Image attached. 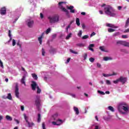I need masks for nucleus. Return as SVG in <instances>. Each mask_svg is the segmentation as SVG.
<instances>
[{"mask_svg":"<svg viewBox=\"0 0 129 129\" xmlns=\"http://www.w3.org/2000/svg\"><path fill=\"white\" fill-rule=\"evenodd\" d=\"M9 37H10V40L9 42H11L12 41V34L11 33V30L9 31Z\"/></svg>","mask_w":129,"mask_h":129,"instance_id":"obj_27","label":"nucleus"},{"mask_svg":"<svg viewBox=\"0 0 129 129\" xmlns=\"http://www.w3.org/2000/svg\"><path fill=\"white\" fill-rule=\"evenodd\" d=\"M25 79L26 77L25 76H23L21 80V82L22 84H24L26 86V82H25Z\"/></svg>","mask_w":129,"mask_h":129,"instance_id":"obj_22","label":"nucleus"},{"mask_svg":"<svg viewBox=\"0 0 129 129\" xmlns=\"http://www.w3.org/2000/svg\"><path fill=\"white\" fill-rule=\"evenodd\" d=\"M83 57L84 58V60H86V59L87 58V53L84 54Z\"/></svg>","mask_w":129,"mask_h":129,"instance_id":"obj_41","label":"nucleus"},{"mask_svg":"<svg viewBox=\"0 0 129 129\" xmlns=\"http://www.w3.org/2000/svg\"><path fill=\"white\" fill-rule=\"evenodd\" d=\"M42 56H45V50H44V48H42Z\"/></svg>","mask_w":129,"mask_h":129,"instance_id":"obj_42","label":"nucleus"},{"mask_svg":"<svg viewBox=\"0 0 129 129\" xmlns=\"http://www.w3.org/2000/svg\"><path fill=\"white\" fill-rule=\"evenodd\" d=\"M48 19L49 20L50 23H57V22L59 21V16L58 15H55L52 17H49Z\"/></svg>","mask_w":129,"mask_h":129,"instance_id":"obj_4","label":"nucleus"},{"mask_svg":"<svg viewBox=\"0 0 129 129\" xmlns=\"http://www.w3.org/2000/svg\"><path fill=\"white\" fill-rule=\"evenodd\" d=\"M89 50H90L91 51H92V52H93V51H94V50L93 49V48H89Z\"/></svg>","mask_w":129,"mask_h":129,"instance_id":"obj_63","label":"nucleus"},{"mask_svg":"<svg viewBox=\"0 0 129 129\" xmlns=\"http://www.w3.org/2000/svg\"><path fill=\"white\" fill-rule=\"evenodd\" d=\"M116 44L117 45H123L125 47H129V42L122 40H117Z\"/></svg>","mask_w":129,"mask_h":129,"instance_id":"obj_6","label":"nucleus"},{"mask_svg":"<svg viewBox=\"0 0 129 129\" xmlns=\"http://www.w3.org/2000/svg\"><path fill=\"white\" fill-rule=\"evenodd\" d=\"M81 14L82 15V16H85V15H86V13L85 12H82L81 13Z\"/></svg>","mask_w":129,"mask_h":129,"instance_id":"obj_56","label":"nucleus"},{"mask_svg":"<svg viewBox=\"0 0 129 129\" xmlns=\"http://www.w3.org/2000/svg\"><path fill=\"white\" fill-rule=\"evenodd\" d=\"M89 60H90V62H94V58H92V57H91L90 59H89Z\"/></svg>","mask_w":129,"mask_h":129,"instance_id":"obj_43","label":"nucleus"},{"mask_svg":"<svg viewBox=\"0 0 129 129\" xmlns=\"http://www.w3.org/2000/svg\"><path fill=\"white\" fill-rule=\"evenodd\" d=\"M99 13H100V15H103V12H102V11H100Z\"/></svg>","mask_w":129,"mask_h":129,"instance_id":"obj_60","label":"nucleus"},{"mask_svg":"<svg viewBox=\"0 0 129 129\" xmlns=\"http://www.w3.org/2000/svg\"><path fill=\"white\" fill-rule=\"evenodd\" d=\"M51 32V28H48L46 30V32H45V34H48V33Z\"/></svg>","mask_w":129,"mask_h":129,"instance_id":"obj_38","label":"nucleus"},{"mask_svg":"<svg viewBox=\"0 0 129 129\" xmlns=\"http://www.w3.org/2000/svg\"><path fill=\"white\" fill-rule=\"evenodd\" d=\"M66 6V3L65 2H59L58 3V8L60 9L62 11V12H64L66 13L67 15H69V12H68V10L66 9L64 7Z\"/></svg>","mask_w":129,"mask_h":129,"instance_id":"obj_3","label":"nucleus"},{"mask_svg":"<svg viewBox=\"0 0 129 129\" xmlns=\"http://www.w3.org/2000/svg\"><path fill=\"white\" fill-rule=\"evenodd\" d=\"M94 129H99V126L97 125H94Z\"/></svg>","mask_w":129,"mask_h":129,"instance_id":"obj_46","label":"nucleus"},{"mask_svg":"<svg viewBox=\"0 0 129 129\" xmlns=\"http://www.w3.org/2000/svg\"><path fill=\"white\" fill-rule=\"evenodd\" d=\"M95 119L98 121V117L97 116H95Z\"/></svg>","mask_w":129,"mask_h":129,"instance_id":"obj_64","label":"nucleus"},{"mask_svg":"<svg viewBox=\"0 0 129 129\" xmlns=\"http://www.w3.org/2000/svg\"><path fill=\"white\" fill-rule=\"evenodd\" d=\"M42 125L43 129H46V128L45 127V123H43Z\"/></svg>","mask_w":129,"mask_h":129,"instance_id":"obj_52","label":"nucleus"},{"mask_svg":"<svg viewBox=\"0 0 129 129\" xmlns=\"http://www.w3.org/2000/svg\"><path fill=\"white\" fill-rule=\"evenodd\" d=\"M119 80L120 82L122 83V84H124V83H125L126 81H127V78H124V77H120L119 78Z\"/></svg>","mask_w":129,"mask_h":129,"instance_id":"obj_12","label":"nucleus"},{"mask_svg":"<svg viewBox=\"0 0 129 129\" xmlns=\"http://www.w3.org/2000/svg\"><path fill=\"white\" fill-rule=\"evenodd\" d=\"M19 88L18 87V86H16L15 87V95L17 98H19Z\"/></svg>","mask_w":129,"mask_h":129,"instance_id":"obj_15","label":"nucleus"},{"mask_svg":"<svg viewBox=\"0 0 129 129\" xmlns=\"http://www.w3.org/2000/svg\"><path fill=\"white\" fill-rule=\"evenodd\" d=\"M82 28H83V29H85V25L83 24L82 25Z\"/></svg>","mask_w":129,"mask_h":129,"instance_id":"obj_61","label":"nucleus"},{"mask_svg":"<svg viewBox=\"0 0 129 129\" xmlns=\"http://www.w3.org/2000/svg\"><path fill=\"white\" fill-rule=\"evenodd\" d=\"M71 36H72V33H69L66 37L67 40H69L70 38H71Z\"/></svg>","mask_w":129,"mask_h":129,"instance_id":"obj_28","label":"nucleus"},{"mask_svg":"<svg viewBox=\"0 0 129 129\" xmlns=\"http://www.w3.org/2000/svg\"><path fill=\"white\" fill-rule=\"evenodd\" d=\"M21 109L22 111H24V110L25 109V107H24V106H21Z\"/></svg>","mask_w":129,"mask_h":129,"instance_id":"obj_49","label":"nucleus"},{"mask_svg":"<svg viewBox=\"0 0 129 129\" xmlns=\"http://www.w3.org/2000/svg\"><path fill=\"white\" fill-rule=\"evenodd\" d=\"M70 52H71V53H73V54H78V53L77 52V51H76L73 50H72V49H71V50H70Z\"/></svg>","mask_w":129,"mask_h":129,"instance_id":"obj_35","label":"nucleus"},{"mask_svg":"<svg viewBox=\"0 0 129 129\" xmlns=\"http://www.w3.org/2000/svg\"><path fill=\"white\" fill-rule=\"evenodd\" d=\"M97 66L98 67V68H100V67H101V64H100V63H97Z\"/></svg>","mask_w":129,"mask_h":129,"instance_id":"obj_51","label":"nucleus"},{"mask_svg":"<svg viewBox=\"0 0 129 129\" xmlns=\"http://www.w3.org/2000/svg\"><path fill=\"white\" fill-rule=\"evenodd\" d=\"M67 9H68V10H70V13H72L73 14H74V13H75V10H74V7L73 6H70V7H68Z\"/></svg>","mask_w":129,"mask_h":129,"instance_id":"obj_17","label":"nucleus"},{"mask_svg":"<svg viewBox=\"0 0 129 129\" xmlns=\"http://www.w3.org/2000/svg\"><path fill=\"white\" fill-rule=\"evenodd\" d=\"M12 45H13V46L16 45V40L15 39H13Z\"/></svg>","mask_w":129,"mask_h":129,"instance_id":"obj_39","label":"nucleus"},{"mask_svg":"<svg viewBox=\"0 0 129 129\" xmlns=\"http://www.w3.org/2000/svg\"><path fill=\"white\" fill-rule=\"evenodd\" d=\"M40 18L41 19H43V18H44V16L42 13H40Z\"/></svg>","mask_w":129,"mask_h":129,"instance_id":"obj_57","label":"nucleus"},{"mask_svg":"<svg viewBox=\"0 0 129 129\" xmlns=\"http://www.w3.org/2000/svg\"><path fill=\"white\" fill-rule=\"evenodd\" d=\"M76 23L77 25V26H80V21L79 20V18H77L76 20Z\"/></svg>","mask_w":129,"mask_h":129,"instance_id":"obj_26","label":"nucleus"},{"mask_svg":"<svg viewBox=\"0 0 129 129\" xmlns=\"http://www.w3.org/2000/svg\"><path fill=\"white\" fill-rule=\"evenodd\" d=\"M123 39H127V35H122Z\"/></svg>","mask_w":129,"mask_h":129,"instance_id":"obj_47","label":"nucleus"},{"mask_svg":"<svg viewBox=\"0 0 129 129\" xmlns=\"http://www.w3.org/2000/svg\"><path fill=\"white\" fill-rule=\"evenodd\" d=\"M114 31H115V30L112 28L108 29V32H109V33H112V32H114Z\"/></svg>","mask_w":129,"mask_h":129,"instance_id":"obj_30","label":"nucleus"},{"mask_svg":"<svg viewBox=\"0 0 129 129\" xmlns=\"http://www.w3.org/2000/svg\"><path fill=\"white\" fill-rule=\"evenodd\" d=\"M56 121H52V124H53V125H61L64 122V120L60 119H57Z\"/></svg>","mask_w":129,"mask_h":129,"instance_id":"obj_7","label":"nucleus"},{"mask_svg":"<svg viewBox=\"0 0 129 129\" xmlns=\"http://www.w3.org/2000/svg\"><path fill=\"white\" fill-rule=\"evenodd\" d=\"M70 58H68L66 63H69V62H70Z\"/></svg>","mask_w":129,"mask_h":129,"instance_id":"obj_55","label":"nucleus"},{"mask_svg":"<svg viewBox=\"0 0 129 129\" xmlns=\"http://www.w3.org/2000/svg\"><path fill=\"white\" fill-rule=\"evenodd\" d=\"M31 87H32V90H35V89H36V88H37V93H41V89H40V88H39V87L37 86V83H36V82H32V84H31Z\"/></svg>","mask_w":129,"mask_h":129,"instance_id":"obj_5","label":"nucleus"},{"mask_svg":"<svg viewBox=\"0 0 129 129\" xmlns=\"http://www.w3.org/2000/svg\"><path fill=\"white\" fill-rule=\"evenodd\" d=\"M121 6H119V7H118V10H121Z\"/></svg>","mask_w":129,"mask_h":129,"instance_id":"obj_59","label":"nucleus"},{"mask_svg":"<svg viewBox=\"0 0 129 129\" xmlns=\"http://www.w3.org/2000/svg\"><path fill=\"white\" fill-rule=\"evenodd\" d=\"M35 105H36L37 107H40V105L41 104H40V97L37 96L36 99L35 100Z\"/></svg>","mask_w":129,"mask_h":129,"instance_id":"obj_11","label":"nucleus"},{"mask_svg":"<svg viewBox=\"0 0 129 129\" xmlns=\"http://www.w3.org/2000/svg\"><path fill=\"white\" fill-rule=\"evenodd\" d=\"M32 76L33 78L35 80H37L38 79V76H37V75L35 74H32Z\"/></svg>","mask_w":129,"mask_h":129,"instance_id":"obj_24","label":"nucleus"},{"mask_svg":"<svg viewBox=\"0 0 129 129\" xmlns=\"http://www.w3.org/2000/svg\"><path fill=\"white\" fill-rule=\"evenodd\" d=\"M88 38V35H85L82 37V39L85 40V39H87Z\"/></svg>","mask_w":129,"mask_h":129,"instance_id":"obj_45","label":"nucleus"},{"mask_svg":"<svg viewBox=\"0 0 129 129\" xmlns=\"http://www.w3.org/2000/svg\"><path fill=\"white\" fill-rule=\"evenodd\" d=\"M3 116L0 115V122H1V121L2 120V119H3Z\"/></svg>","mask_w":129,"mask_h":129,"instance_id":"obj_58","label":"nucleus"},{"mask_svg":"<svg viewBox=\"0 0 129 129\" xmlns=\"http://www.w3.org/2000/svg\"><path fill=\"white\" fill-rule=\"evenodd\" d=\"M74 110L77 115H78V114H79V109H78V108L76 107H74Z\"/></svg>","mask_w":129,"mask_h":129,"instance_id":"obj_21","label":"nucleus"},{"mask_svg":"<svg viewBox=\"0 0 129 129\" xmlns=\"http://www.w3.org/2000/svg\"><path fill=\"white\" fill-rule=\"evenodd\" d=\"M93 47H94V44H91L89 46V48H93Z\"/></svg>","mask_w":129,"mask_h":129,"instance_id":"obj_40","label":"nucleus"},{"mask_svg":"<svg viewBox=\"0 0 129 129\" xmlns=\"http://www.w3.org/2000/svg\"><path fill=\"white\" fill-rule=\"evenodd\" d=\"M107 27H109L110 28H112V29H117V26L112 24H109V23H107L106 24Z\"/></svg>","mask_w":129,"mask_h":129,"instance_id":"obj_14","label":"nucleus"},{"mask_svg":"<svg viewBox=\"0 0 129 129\" xmlns=\"http://www.w3.org/2000/svg\"><path fill=\"white\" fill-rule=\"evenodd\" d=\"M117 74L115 73H113L112 74H103V76H104V77H109V76H113L114 75H116Z\"/></svg>","mask_w":129,"mask_h":129,"instance_id":"obj_16","label":"nucleus"},{"mask_svg":"<svg viewBox=\"0 0 129 129\" xmlns=\"http://www.w3.org/2000/svg\"><path fill=\"white\" fill-rule=\"evenodd\" d=\"M0 14L2 16H5L7 14V8L2 7L0 10Z\"/></svg>","mask_w":129,"mask_h":129,"instance_id":"obj_9","label":"nucleus"},{"mask_svg":"<svg viewBox=\"0 0 129 129\" xmlns=\"http://www.w3.org/2000/svg\"><path fill=\"white\" fill-rule=\"evenodd\" d=\"M104 12L106 15L110 17H115L116 15V12L112 7L110 6L107 5L104 7Z\"/></svg>","mask_w":129,"mask_h":129,"instance_id":"obj_2","label":"nucleus"},{"mask_svg":"<svg viewBox=\"0 0 129 129\" xmlns=\"http://www.w3.org/2000/svg\"><path fill=\"white\" fill-rule=\"evenodd\" d=\"M106 84H107V85H110L111 84V83L110 82V81H109L108 80H106Z\"/></svg>","mask_w":129,"mask_h":129,"instance_id":"obj_37","label":"nucleus"},{"mask_svg":"<svg viewBox=\"0 0 129 129\" xmlns=\"http://www.w3.org/2000/svg\"><path fill=\"white\" fill-rule=\"evenodd\" d=\"M98 93H99L101 95H104L105 94V92L99 90L98 91Z\"/></svg>","mask_w":129,"mask_h":129,"instance_id":"obj_31","label":"nucleus"},{"mask_svg":"<svg viewBox=\"0 0 129 129\" xmlns=\"http://www.w3.org/2000/svg\"><path fill=\"white\" fill-rule=\"evenodd\" d=\"M108 109H109V110H110L112 112H113L114 111V109H113V107H112L111 106H108Z\"/></svg>","mask_w":129,"mask_h":129,"instance_id":"obj_25","label":"nucleus"},{"mask_svg":"<svg viewBox=\"0 0 129 129\" xmlns=\"http://www.w3.org/2000/svg\"><path fill=\"white\" fill-rule=\"evenodd\" d=\"M45 34V33H43L41 35V36L39 37H38V41L41 44H42V42H43V41L42 40V39L43 38V36H44V35Z\"/></svg>","mask_w":129,"mask_h":129,"instance_id":"obj_18","label":"nucleus"},{"mask_svg":"<svg viewBox=\"0 0 129 129\" xmlns=\"http://www.w3.org/2000/svg\"><path fill=\"white\" fill-rule=\"evenodd\" d=\"M104 61H108L109 60H111V58L108 57H105L103 58Z\"/></svg>","mask_w":129,"mask_h":129,"instance_id":"obj_29","label":"nucleus"},{"mask_svg":"<svg viewBox=\"0 0 129 129\" xmlns=\"http://www.w3.org/2000/svg\"><path fill=\"white\" fill-rule=\"evenodd\" d=\"M0 66L2 68V69H4V63H3V61H2V60L0 59Z\"/></svg>","mask_w":129,"mask_h":129,"instance_id":"obj_36","label":"nucleus"},{"mask_svg":"<svg viewBox=\"0 0 129 129\" xmlns=\"http://www.w3.org/2000/svg\"><path fill=\"white\" fill-rule=\"evenodd\" d=\"M3 98L5 99L8 98V99H10V100H12V95L11 93H9L8 94V96H3Z\"/></svg>","mask_w":129,"mask_h":129,"instance_id":"obj_20","label":"nucleus"},{"mask_svg":"<svg viewBox=\"0 0 129 129\" xmlns=\"http://www.w3.org/2000/svg\"><path fill=\"white\" fill-rule=\"evenodd\" d=\"M118 111L121 114H128L129 113V105L125 102H122L118 106Z\"/></svg>","mask_w":129,"mask_h":129,"instance_id":"obj_1","label":"nucleus"},{"mask_svg":"<svg viewBox=\"0 0 129 129\" xmlns=\"http://www.w3.org/2000/svg\"><path fill=\"white\" fill-rule=\"evenodd\" d=\"M38 117L37 121H38V122H40V121H41V114H38Z\"/></svg>","mask_w":129,"mask_h":129,"instance_id":"obj_32","label":"nucleus"},{"mask_svg":"<svg viewBox=\"0 0 129 129\" xmlns=\"http://www.w3.org/2000/svg\"><path fill=\"white\" fill-rule=\"evenodd\" d=\"M70 28V25H68V26L66 28L67 32H68V29Z\"/></svg>","mask_w":129,"mask_h":129,"instance_id":"obj_53","label":"nucleus"},{"mask_svg":"<svg viewBox=\"0 0 129 129\" xmlns=\"http://www.w3.org/2000/svg\"><path fill=\"white\" fill-rule=\"evenodd\" d=\"M113 82L114 84H117L118 83L120 82L119 79H118L115 81H113Z\"/></svg>","mask_w":129,"mask_h":129,"instance_id":"obj_34","label":"nucleus"},{"mask_svg":"<svg viewBox=\"0 0 129 129\" xmlns=\"http://www.w3.org/2000/svg\"><path fill=\"white\" fill-rule=\"evenodd\" d=\"M55 51V49H54L53 48H51L50 52V53H52V52H54Z\"/></svg>","mask_w":129,"mask_h":129,"instance_id":"obj_54","label":"nucleus"},{"mask_svg":"<svg viewBox=\"0 0 129 129\" xmlns=\"http://www.w3.org/2000/svg\"><path fill=\"white\" fill-rule=\"evenodd\" d=\"M99 49L101 50V51H104V47L103 46H100L99 47Z\"/></svg>","mask_w":129,"mask_h":129,"instance_id":"obj_44","label":"nucleus"},{"mask_svg":"<svg viewBox=\"0 0 129 129\" xmlns=\"http://www.w3.org/2000/svg\"><path fill=\"white\" fill-rule=\"evenodd\" d=\"M58 113H55L54 114H53L52 116V119H53V120H57L58 119Z\"/></svg>","mask_w":129,"mask_h":129,"instance_id":"obj_19","label":"nucleus"},{"mask_svg":"<svg viewBox=\"0 0 129 129\" xmlns=\"http://www.w3.org/2000/svg\"><path fill=\"white\" fill-rule=\"evenodd\" d=\"M24 116L25 120L26 121L27 123L28 124L29 127H32V126L34 125V123H33L32 122H29L28 121L29 117H28L26 115V114H24Z\"/></svg>","mask_w":129,"mask_h":129,"instance_id":"obj_8","label":"nucleus"},{"mask_svg":"<svg viewBox=\"0 0 129 129\" xmlns=\"http://www.w3.org/2000/svg\"><path fill=\"white\" fill-rule=\"evenodd\" d=\"M129 27V18L126 21V23L125 24V28H127ZM124 33H129V28L126 29L124 31Z\"/></svg>","mask_w":129,"mask_h":129,"instance_id":"obj_10","label":"nucleus"},{"mask_svg":"<svg viewBox=\"0 0 129 129\" xmlns=\"http://www.w3.org/2000/svg\"><path fill=\"white\" fill-rule=\"evenodd\" d=\"M93 36H95V32H92L90 35V37H93Z\"/></svg>","mask_w":129,"mask_h":129,"instance_id":"obj_48","label":"nucleus"},{"mask_svg":"<svg viewBox=\"0 0 129 129\" xmlns=\"http://www.w3.org/2000/svg\"><path fill=\"white\" fill-rule=\"evenodd\" d=\"M27 25L29 28H31L33 26V25L34 24V21L33 20H28L27 21Z\"/></svg>","mask_w":129,"mask_h":129,"instance_id":"obj_13","label":"nucleus"},{"mask_svg":"<svg viewBox=\"0 0 129 129\" xmlns=\"http://www.w3.org/2000/svg\"><path fill=\"white\" fill-rule=\"evenodd\" d=\"M78 37H81L82 36V30H80L78 33Z\"/></svg>","mask_w":129,"mask_h":129,"instance_id":"obj_33","label":"nucleus"},{"mask_svg":"<svg viewBox=\"0 0 129 129\" xmlns=\"http://www.w3.org/2000/svg\"><path fill=\"white\" fill-rule=\"evenodd\" d=\"M105 93H106V94H109L110 92H109V91H106Z\"/></svg>","mask_w":129,"mask_h":129,"instance_id":"obj_62","label":"nucleus"},{"mask_svg":"<svg viewBox=\"0 0 129 129\" xmlns=\"http://www.w3.org/2000/svg\"><path fill=\"white\" fill-rule=\"evenodd\" d=\"M6 119H7V120H10V121H12V120H13V118L9 115H6Z\"/></svg>","mask_w":129,"mask_h":129,"instance_id":"obj_23","label":"nucleus"},{"mask_svg":"<svg viewBox=\"0 0 129 129\" xmlns=\"http://www.w3.org/2000/svg\"><path fill=\"white\" fill-rule=\"evenodd\" d=\"M15 121H16V122H17V123L19 124L20 123V121H19V120L17 119H14Z\"/></svg>","mask_w":129,"mask_h":129,"instance_id":"obj_50","label":"nucleus"}]
</instances>
